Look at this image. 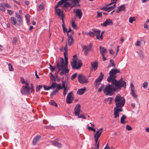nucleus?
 Here are the masks:
<instances>
[{"label":"nucleus","mask_w":149,"mask_h":149,"mask_svg":"<svg viewBox=\"0 0 149 149\" xmlns=\"http://www.w3.org/2000/svg\"><path fill=\"white\" fill-rule=\"evenodd\" d=\"M49 65L50 66L49 68L51 72H53L55 70V68L53 67L50 64H49Z\"/></svg>","instance_id":"obj_58"},{"label":"nucleus","mask_w":149,"mask_h":149,"mask_svg":"<svg viewBox=\"0 0 149 149\" xmlns=\"http://www.w3.org/2000/svg\"><path fill=\"white\" fill-rule=\"evenodd\" d=\"M67 0H61V1H58V4L56 5L55 6L56 8H57L59 7L60 6L62 5Z\"/></svg>","instance_id":"obj_26"},{"label":"nucleus","mask_w":149,"mask_h":149,"mask_svg":"<svg viewBox=\"0 0 149 149\" xmlns=\"http://www.w3.org/2000/svg\"><path fill=\"white\" fill-rule=\"evenodd\" d=\"M108 6H106L103 8H100V9L102 10L106 11H108V7H107Z\"/></svg>","instance_id":"obj_57"},{"label":"nucleus","mask_w":149,"mask_h":149,"mask_svg":"<svg viewBox=\"0 0 149 149\" xmlns=\"http://www.w3.org/2000/svg\"><path fill=\"white\" fill-rule=\"evenodd\" d=\"M92 44L91 43L87 46H85L84 45L83 47V50L84 51V54L85 56L87 55L89 51L92 48Z\"/></svg>","instance_id":"obj_10"},{"label":"nucleus","mask_w":149,"mask_h":149,"mask_svg":"<svg viewBox=\"0 0 149 149\" xmlns=\"http://www.w3.org/2000/svg\"><path fill=\"white\" fill-rule=\"evenodd\" d=\"M120 73V70L119 69H115L111 70L109 73V76L107 78V81L111 83L112 84H115V85H116L119 84L126 86V82L124 80L123 78H121L118 80L116 79V74Z\"/></svg>","instance_id":"obj_1"},{"label":"nucleus","mask_w":149,"mask_h":149,"mask_svg":"<svg viewBox=\"0 0 149 149\" xmlns=\"http://www.w3.org/2000/svg\"><path fill=\"white\" fill-rule=\"evenodd\" d=\"M91 65L92 67L94 70H96L97 67V61L95 62H91Z\"/></svg>","instance_id":"obj_25"},{"label":"nucleus","mask_w":149,"mask_h":149,"mask_svg":"<svg viewBox=\"0 0 149 149\" xmlns=\"http://www.w3.org/2000/svg\"><path fill=\"white\" fill-rule=\"evenodd\" d=\"M77 73L73 74L71 77V79L72 80H73L77 77Z\"/></svg>","instance_id":"obj_49"},{"label":"nucleus","mask_w":149,"mask_h":149,"mask_svg":"<svg viewBox=\"0 0 149 149\" xmlns=\"http://www.w3.org/2000/svg\"><path fill=\"white\" fill-rule=\"evenodd\" d=\"M72 92L71 91L68 95L66 99V102L68 104H70L72 102V100L71 99L72 98Z\"/></svg>","instance_id":"obj_16"},{"label":"nucleus","mask_w":149,"mask_h":149,"mask_svg":"<svg viewBox=\"0 0 149 149\" xmlns=\"http://www.w3.org/2000/svg\"><path fill=\"white\" fill-rule=\"evenodd\" d=\"M66 83V81H62V88H67L66 87H65V85Z\"/></svg>","instance_id":"obj_53"},{"label":"nucleus","mask_w":149,"mask_h":149,"mask_svg":"<svg viewBox=\"0 0 149 149\" xmlns=\"http://www.w3.org/2000/svg\"><path fill=\"white\" fill-rule=\"evenodd\" d=\"M77 116L79 118H81L84 119H86V117L84 116V114L81 115H79H79H78Z\"/></svg>","instance_id":"obj_62"},{"label":"nucleus","mask_w":149,"mask_h":149,"mask_svg":"<svg viewBox=\"0 0 149 149\" xmlns=\"http://www.w3.org/2000/svg\"><path fill=\"white\" fill-rule=\"evenodd\" d=\"M15 17L17 19V24L19 26H22L23 24V19L22 16L17 13H15Z\"/></svg>","instance_id":"obj_8"},{"label":"nucleus","mask_w":149,"mask_h":149,"mask_svg":"<svg viewBox=\"0 0 149 149\" xmlns=\"http://www.w3.org/2000/svg\"><path fill=\"white\" fill-rule=\"evenodd\" d=\"M71 64L73 69H79L81 66L82 63L80 59L73 58L72 61L71 62Z\"/></svg>","instance_id":"obj_6"},{"label":"nucleus","mask_w":149,"mask_h":149,"mask_svg":"<svg viewBox=\"0 0 149 149\" xmlns=\"http://www.w3.org/2000/svg\"><path fill=\"white\" fill-rule=\"evenodd\" d=\"M102 13L101 12H97V17H102Z\"/></svg>","instance_id":"obj_63"},{"label":"nucleus","mask_w":149,"mask_h":149,"mask_svg":"<svg viewBox=\"0 0 149 149\" xmlns=\"http://www.w3.org/2000/svg\"><path fill=\"white\" fill-rule=\"evenodd\" d=\"M99 49L100 53L102 55H105L107 52V49L101 46H100Z\"/></svg>","instance_id":"obj_19"},{"label":"nucleus","mask_w":149,"mask_h":149,"mask_svg":"<svg viewBox=\"0 0 149 149\" xmlns=\"http://www.w3.org/2000/svg\"><path fill=\"white\" fill-rule=\"evenodd\" d=\"M135 19H134V17H130L129 18V22L130 23H132L133 21H135Z\"/></svg>","instance_id":"obj_51"},{"label":"nucleus","mask_w":149,"mask_h":149,"mask_svg":"<svg viewBox=\"0 0 149 149\" xmlns=\"http://www.w3.org/2000/svg\"><path fill=\"white\" fill-rule=\"evenodd\" d=\"M75 4H74V5H73L72 3L69 1L65 2L63 6L66 8L65 11H66V10L69 11L73 7H75Z\"/></svg>","instance_id":"obj_9"},{"label":"nucleus","mask_w":149,"mask_h":149,"mask_svg":"<svg viewBox=\"0 0 149 149\" xmlns=\"http://www.w3.org/2000/svg\"><path fill=\"white\" fill-rule=\"evenodd\" d=\"M113 100L112 97H109L105 99V102H108L109 104H111L112 103V101Z\"/></svg>","instance_id":"obj_32"},{"label":"nucleus","mask_w":149,"mask_h":149,"mask_svg":"<svg viewBox=\"0 0 149 149\" xmlns=\"http://www.w3.org/2000/svg\"><path fill=\"white\" fill-rule=\"evenodd\" d=\"M70 2L72 3L73 5L75 4V7H77L79 5H77L76 4V3H79L78 0H70Z\"/></svg>","instance_id":"obj_31"},{"label":"nucleus","mask_w":149,"mask_h":149,"mask_svg":"<svg viewBox=\"0 0 149 149\" xmlns=\"http://www.w3.org/2000/svg\"><path fill=\"white\" fill-rule=\"evenodd\" d=\"M118 9L116 10V12L117 13H119L120 11L125 10V4L119 6L118 8Z\"/></svg>","instance_id":"obj_20"},{"label":"nucleus","mask_w":149,"mask_h":149,"mask_svg":"<svg viewBox=\"0 0 149 149\" xmlns=\"http://www.w3.org/2000/svg\"><path fill=\"white\" fill-rule=\"evenodd\" d=\"M0 10L3 12H5L6 11V9L4 7V6L2 5V3L0 4Z\"/></svg>","instance_id":"obj_45"},{"label":"nucleus","mask_w":149,"mask_h":149,"mask_svg":"<svg viewBox=\"0 0 149 149\" xmlns=\"http://www.w3.org/2000/svg\"><path fill=\"white\" fill-rule=\"evenodd\" d=\"M34 91L33 85L32 84H31V86L29 87V84L27 82L25 83V86H23L21 89V93L24 95L30 94Z\"/></svg>","instance_id":"obj_4"},{"label":"nucleus","mask_w":149,"mask_h":149,"mask_svg":"<svg viewBox=\"0 0 149 149\" xmlns=\"http://www.w3.org/2000/svg\"><path fill=\"white\" fill-rule=\"evenodd\" d=\"M2 5L8 8H11V6L7 3H2Z\"/></svg>","instance_id":"obj_42"},{"label":"nucleus","mask_w":149,"mask_h":149,"mask_svg":"<svg viewBox=\"0 0 149 149\" xmlns=\"http://www.w3.org/2000/svg\"><path fill=\"white\" fill-rule=\"evenodd\" d=\"M103 35H96V38L97 39L100 40H103Z\"/></svg>","instance_id":"obj_43"},{"label":"nucleus","mask_w":149,"mask_h":149,"mask_svg":"<svg viewBox=\"0 0 149 149\" xmlns=\"http://www.w3.org/2000/svg\"><path fill=\"white\" fill-rule=\"evenodd\" d=\"M112 85L108 84L107 85L103 90L104 93L106 95H111L113 92L115 91H119L122 87L125 88L126 86L119 84L115 85V84H112Z\"/></svg>","instance_id":"obj_2"},{"label":"nucleus","mask_w":149,"mask_h":149,"mask_svg":"<svg viewBox=\"0 0 149 149\" xmlns=\"http://www.w3.org/2000/svg\"><path fill=\"white\" fill-rule=\"evenodd\" d=\"M57 84L56 83H52V84L51 86H50V88H54L56 87V85Z\"/></svg>","instance_id":"obj_47"},{"label":"nucleus","mask_w":149,"mask_h":149,"mask_svg":"<svg viewBox=\"0 0 149 149\" xmlns=\"http://www.w3.org/2000/svg\"><path fill=\"white\" fill-rule=\"evenodd\" d=\"M104 87V84H101L100 87L99 88L97 91V92L99 93H100L102 91V90L103 89Z\"/></svg>","instance_id":"obj_38"},{"label":"nucleus","mask_w":149,"mask_h":149,"mask_svg":"<svg viewBox=\"0 0 149 149\" xmlns=\"http://www.w3.org/2000/svg\"><path fill=\"white\" fill-rule=\"evenodd\" d=\"M122 111V109L117 108V107H115L114 108V118H116L119 117V112H121Z\"/></svg>","instance_id":"obj_12"},{"label":"nucleus","mask_w":149,"mask_h":149,"mask_svg":"<svg viewBox=\"0 0 149 149\" xmlns=\"http://www.w3.org/2000/svg\"><path fill=\"white\" fill-rule=\"evenodd\" d=\"M10 21L11 24L14 26H16L17 24V19L14 17H11L10 18Z\"/></svg>","instance_id":"obj_21"},{"label":"nucleus","mask_w":149,"mask_h":149,"mask_svg":"<svg viewBox=\"0 0 149 149\" xmlns=\"http://www.w3.org/2000/svg\"><path fill=\"white\" fill-rule=\"evenodd\" d=\"M92 31L95 34L97 35H100V31L99 30L93 29H92Z\"/></svg>","instance_id":"obj_28"},{"label":"nucleus","mask_w":149,"mask_h":149,"mask_svg":"<svg viewBox=\"0 0 149 149\" xmlns=\"http://www.w3.org/2000/svg\"><path fill=\"white\" fill-rule=\"evenodd\" d=\"M113 23L110 19H107L102 24H101L102 26H107V25H112Z\"/></svg>","instance_id":"obj_15"},{"label":"nucleus","mask_w":149,"mask_h":149,"mask_svg":"<svg viewBox=\"0 0 149 149\" xmlns=\"http://www.w3.org/2000/svg\"><path fill=\"white\" fill-rule=\"evenodd\" d=\"M100 75L95 80L96 81L101 82L103 79L104 75L102 72H100Z\"/></svg>","instance_id":"obj_23"},{"label":"nucleus","mask_w":149,"mask_h":149,"mask_svg":"<svg viewBox=\"0 0 149 149\" xmlns=\"http://www.w3.org/2000/svg\"><path fill=\"white\" fill-rule=\"evenodd\" d=\"M87 35L89 36L90 37L92 38H93L95 36V34L93 32L89 31L87 34Z\"/></svg>","instance_id":"obj_40"},{"label":"nucleus","mask_w":149,"mask_h":149,"mask_svg":"<svg viewBox=\"0 0 149 149\" xmlns=\"http://www.w3.org/2000/svg\"><path fill=\"white\" fill-rule=\"evenodd\" d=\"M55 12L56 14H58L61 13H63V11H62L61 9L59 8H57L55 7Z\"/></svg>","instance_id":"obj_35"},{"label":"nucleus","mask_w":149,"mask_h":149,"mask_svg":"<svg viewBox=\"0 0 149 149\" xmlns=\"http://www.w3.org/2000/svg\"><path fill=\"white\" fill-rule=\"evenodd\" d=\"M49 103L51 105H53L56 107H58V105L55 102L54 100H50V101L49 102Z\"/></svg>","instance_id":"obj_33"},{"label":"nucleus","mask_w":149,"mask_h":149,"mask_svg":"<svg viewBox=\"0 0 149 149\" xmlns=\"http://www.w3.org/2000/svg\"><path fill=\"white\" fill-rule=\"evenodd\" d=\"M56 86V90L58 91L59 90L63 88L60 84H57Z\"/></svg>","instance_id":"obj_36"},{"label":"nucleus","mask_w":149,"mask_h":149,"mask_svg":"<svg viewBox=\"0 0 149 149\" xmlns=\"http://www.w3.org/2000/svg\"><path fill=\"white\" fill-rule=\"evenodd\" d=\"M98 131L94 135V138L99 139L103 131L102 128H100V129H97Z\"/></svg>","instance_id":"obj_14"},{"label":"nucleus","mask_w":149,"mask_h":149,"mask_svg":"<svg viewBox=\"0 0 149 149\" xmlns=\"http://www.w3.org/2000/svg\"><path fill=\"white\" fill-rule=\"evenodd\" d=\"M143 27L146 30H149V28L148 25L146 23H145L143 24Z\"/></svg>","instance_id":"obj_64"},{"label":"nucleus","mask_w":149,"mask_h":149,"mask_svg":"<svg viewBox=\"0 0 149 149\" xmlns=\"http://www.w3.org/2000/svg\"><path fill=\"white\" fill-rule=\"evenodd\" d=\"M115 102H116L115 107L122 109L125 104V100L124 97H121L120 95L118 94L115 97Z\"/></svg>","instance_id":"obj_5"},{"label":"nucleus","mask_w":149,"mask_h":149,"mask_svg":"<svg viewBox=\"0 0 149 149\" xmlns=\"http://www.w3.org/2000/svg\"><path fill=\"white\" fill-rule=\"evenodd\" d=\"M58 91L56 90L55 91H53L51 94V96H52L53 95L55 94L56 93H58Z\"/></svg>","instance_id":"obj_60"},{"label":"nucleus","mask_w":149,"mask_h":149,"mask_svg":"<svg viewBox=\"0 0 149 149\" xmlns=\"http://www.w3.org/2000/svg\"><path fill=\"white\" fill-rule=\"evenodd\" d=\"M8 66L9 71H13V68L12 65L10 63H9L8 64Z\"/></svg>","instance_id":"obj_46"},{"label":"nucleus","mask_w":149,"mask_h":149,"mask_svg":"<svg viewBox=\"0 0 149 149\" xmlns=\"http://www.w3.org/2000/svg\"><path fill=\"white\" fill-rule=\"evenodd\" d=\"M79 82L81 84L88 83L89 81L86 77L82 74H79L78 77Z\"/></svg>","instance_id":"obj_7"},{"label":"nucleus","mask_w":149,"mask_h":149,"mask_svg":"<svg viewBox=\"0 0 149 149\" xmlns=\"http://www.w3.org/2000/svg\"><path fill=\"white\" fill-rule=\"evenodd\" d=\"M100 82L96 81V80L95 81L94 86L95 88H97L101 84Z\"/></svg>","instance_id":"obj_39"},{"label":"nucleus","mask_w":149,"mask_h":149,"mask_svg":"<svg viewBox=\"0 0 149 149\" xmlns=\"http://www.w3.org/2000/svg\"><path fill=\"white\" fill-rule=\"evenodd\" d=\"M96 143L95 145H96V147L95 149H98L99 148V142H98V139L94 138Z\"/></svg>","instance_id":"obj_37"},{"label":"nucleus","mask_w":149,"mask_h":149,"mask_svg":"<svg viewBox=\"0 0 149 149\" xmlns=\"http://www.w3.org/2000/svg\"><path fill=\"white\" fill-rule=\"evenodd\" d=\"M74 12L76 13V15L80 19L81 18L82 15L81 10L80 9H74Z\"/></svg>","instance_id":"obj_13"},{"label":"nucleus","mask_w":149,"mask_h":149,"mask_svg":"<svg viewBox=\"0 0 149 149\" xmlns=\"http://www.w3.org/2000/svg\"><path fill=\"white\" fill-rule=\"evenodd\" d=\"M43 87L44 88V89L45 90H48L50 89V86H44Z\"/></svg>","instance_id":"obj_61"},{"label":"nucleus","mask_w":149,"mask_h":149,"mask_svg":"<svg viewBox=\"0 0 149 149\" xmlns=\"http://www.w3.org/2000/svg\"><path fill=\"white\" fill-rule=\"evenodd\" d=\"M116 6V5L114 4L113 6L108 7V12H109L114 9Z\"/></svg>","instance_id":"obj_41"},{"label":"nucleus","mask_w":149,"mask_h":149,"mask_svg":"<svg viewBox=\"0 0 149 149\" xmlns=\"http://www.w3.org/2000/svg\"><path fill=\"white\" fill-rule=\"evenodd\" d=\"M52 144L53 145L57 147L58 148H61L62 146V144L61 143H58L56 141L52 142Z\"/></svg>","instance_id":"obj_24"},{"label":"nucleus","mask_w":149,"mask_h":149,"mask_svg":"<svg viewBox=\"0 0 149 149\" xmlns=\"http://www.w3.org/2000/svg\"><path fill=\"white\" fill-rule=\"evenodd\" d=\"M126 128L128 131H130L132 130V127L129 125H127L126 127Z\"/></svg>","instance_id":"obj_59"},{"label":"nucleus","mask_w":149,"mask_h":149,"mask_svg":"<svg viewBox=\"0 0 149 149\" xmlns=\"http://www.w3.org/2000/svg\"><path fill=\"white\" fill-rule=\"evenodd\" d=\"M127 117L123 115L120 119V123L123 124H124L126 123V122L124 121V120Z\"/></svg>","instance_id":"obj_29"},{"label":"nucleus","mask_w":149,"mask_h":149,"mask_svg":"<svg viewBox=\"0 0 149 149\" xmlns=\"http://www.w3.org/2000/svg\"><path fill=\"white\" fill-rule=\"evenodd\" d=\"M41 138V136L39 135H36L35 138L33 139V144L35 145H36L37 142H38Z\"/></svg>","instance_id":"obj_18"},{"label":"nucleus","mask_w":149,"mask_h":149,"mask_svg":"<svg viewBox=\"0 0 149 149\" xmlns=\"http://www.w3.org/2000/svg\"><path fill=\"white\" fill-rule=\"evenodd\" d=\"M72 26L73 28L75 29H77V26L74 22H72Z\"/></svg>","instance_id":"obj_55"},{"label":"nucleus","mask_w":149,"mask_h":149,"mask_svg":"<svg viewBox=\"0 0 149 149\" xmlns=\"http://www.w3.org/2000/svg\"><path fill=\"white\" fill-rule=\"evenodd\" d=\"M63 31L64 33H65L66 32L67 33V29L65 27V25H62V26Z\"/></svg>","instance_id":"obj_56"},{"label":"nucleus","mask_w":149,"mask_h":149,"mask_svg":"<svg viewBox=\"0 0 149 149\" xmlns=\"http://www.w3.org/2000/svg\"><path fill=\"white\" fill-rule=\"evenodd\" d=\"M148 83L147 81L144 82L143 84V87L144 88H146L147 87Z\"/></svg>","instance_id":"obj_48"},{"label":"nucleus","mask_w":149,"mask_h":149,"mask_svg":"<svg viewBox=\"0 0 149 149\" xmlns=\"http://www.w3.org/2000/svg\"><path fill=\"white\" fill-rule=\"evenodd\" d=\"M81 107L80 104H77L75 107L74 109V111L75 116L79 115L81 111Z\"/></svg>","instance_id":"obj_11"},{"label":"nucleus","mask_w":149,"mask_h":149,"mask_svg":"<svg viewBox=\"0 0 149 149\" xmlns=\"http://www.w3.org/2000/svg\"><path fill=\"white\" fill-rule=\"evenodd\" d=\"M114 62V60L113 59H111L110 61V64L108 66V67L110 68L111 67H113L115 68V66Z\"/></svg>","instance_id":"obj_30"},{"label":"nucleus","mask_w":149,"mask_h":149,"mask_svg":"<svg viewBox=\"0 0 149 149\" xmlns=\"http://www.w3.org/2000/svg\"><path fill=\"white\" fill-rule=\"evenodd\" d=\"M64 54L65 59V63L63 58H61L60 62L57 61L56 63V66L59 70H63L66 73H68L69 70H68L67 65L68 64V57L67 56V53L64 52Z\"/></svg>","instance_id":"obj_3"},{"label":"nucleus","mask_w":149,"mask_h":149,"mask_svg":"<svg viewBox=\"0 0 149 149\" xmlns=\"http://www.w3.org/2000/svg\"><path fill=\"white\" fill-rule=\"evenodd\" d=\"M65 17V15L64 14H62L61 15V17H60V19L62 20V25H65L64 19Z\"/></svg>","instance_id":"obj_34"},{"label":"nucleus","mask_w":149,"mask_h":149,"mask_svg":"<svg viewBox=\"0 0 149 149\" xmlns=\"http://www.w3.org/2000/svg\"><path fill=\"white\" fill-rule=\"evenodd\" d=\"M42 87V86L41 85L37 86L36 88V91L38 92L41 89Z\"/></svg>","instance_id":"obj_50"},{"label":"nucleus","mask_w":149,"mask_h":149,"mask_svg":"<svg viewBox=\"0 0 149 149\" xmlns=\"http://www.w3.org/2000/svg\"><path fill=\"white\" fill-rule=\"evenodd\" d=\"M44 6L43 3L40 4L38 8V10L40 11L42 10Z\"/></svg>","instance_id":"obj_44"},{"label":"nucleus","mask_w":149,"mask_h":149,"mask_svg":"<svg viewBox=\"0 0 149 149\" xmlns=\"http://www.w3.org/2000/svg\"><path fill=\"white\" fill-rule=\"evenodd\" d=\"M131 91V94L132 96L134 98H136L137 97V95L136 94V91L135 89H132Z\"/></svg>","instance_id":"obj_27"},{"label":"nucleus","mask_w":149,"mask_h":149,"mask_svg":"<svg viewBox=\"0 0 149 149\" xmlns=\"http://www.w3.org/2000/svg\"><path fill=\"white\" fill-rule=\"evenodd\" d=\"M68 41H67V43L69 46H71L72 45L74 42V40L73 37H71V36H69L68 37Z\"/></svg>","instance_id":"obj_17"},{"label":"nucleus","mask_w":149,"mask_h":149,"mask_svg":"<svg viewBox=\"0 0 149 149\" xmlns=\"http://www.w3.org/2000/svg\"><path fill=\"white\" fill-rule=\"evenodd\" d=\"M86 90V88L79 89L77 92V93L79 95H82L84 93Z\"/></svg>","instance_id":"obj_22"},{"label":"nucleus","mask_w":149,"mask_h":149,"mask_svg":"<svg viewBox=\"0 0 149 149\" xmlns=\"http://www.w3.org/2000/svg\"><path fill=\"white\" fill-rule=\"evenodd\" d=\"M44 127L46 129H54V126L51 125L45 126Z\"/></svg>","instance_id":"obj_54"},{"label":"nucleus","mask_w":149,"mask_h":149,"mask_svg":"<svg viewBox=\"0 0 149 149\" xmlns=\"http://www.w3.org/2000/svg\"><path fill=\"white\" fill-rule=\"evenodd\" d=\"M141 44V41L137 40L136 41V43L135 44V45L136 46H140Z\"/></svg>","instance_id":"obj_52"}]
</instances>
